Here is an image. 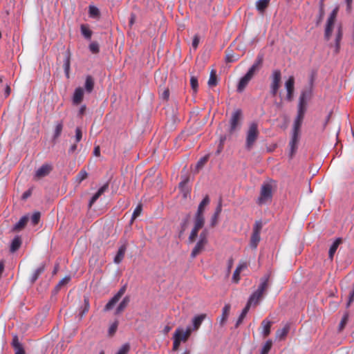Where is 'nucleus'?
<instances>
[{
    "mask_svg": "<svg viewBox=\"0 0 354 354\" xmlns=\"http://www.w3.org/2000/svg\"><path fill=\"white\" fill-rule=\"evenodd\" d=\"M268 286H269V276L266 275V276L263 277L260 279V284L257 290L259 291V292H261L263 295L264 293L266 292V291L267 290V289L268 288Z\"/></svg>",
    "mask_w": 354,
    "mask_h": 354,
    "instance_id": "23",
    "label": "nucleus"
},
{
    "mask_svg": "<svg viewBox=\"0 0 354 354\" xmlns=\"http://www.w3.org/2000/svg\"><path fill=\"white\" fill-rule=\"evenodd\" d=\"M233 263H234L233 259L230 258L227 262V274H230V272H231V269L233 266Z\"/></svg>",
    "mask_w": 354,
    "mask_h": 354,
    "instance_id": "62",
    "label": "nucleus"
},
{
    "mask_svg": "<svg viewBox=\"0 0 354 354\" xmlns=\"http://www.w3.org/2000/svg\"><path fill=\"white\" fill-rule=\"evenodd\" d=\"M53 167L49 164H44L41 167H40L35 172V179L39 180L41 179L50 174L52 171Z\"/></svg>",
    "mask_w": 354,
    "mask_h": 354,
    "instance_id": "13",
    "label": "nucleus"
},
{
    "mask_svg": "<svg viewBox=\"0 0 354 354\" xmlns=\"http://www.w3.org/2000/svg\"><path fill=\"white\" fill-rule=\"evenodd\" d=\"M241 118L242 111L241 109H236L232 113L230 120V133H232L236 130Z\"/></svg>",
    "mask_w": 354,
    "mask_h": 354,
    "instance_id": "8",
    "label": "nucleus"
},
{
    "mask_svg": "<svg viewBox=\"0 0 354 354\" xmlns=\"http://www.w3.org/2000/svg\"><path fill=\"white\" fill-rule=\"evenodd\" d=\"M71 65V55L69 51H66L65 54V58L64 60V70L67 78H69V71Z\"/></svg>",
    "mask_w": 354,
    "mask_h": 354,
    "instance_id": "30",
    "label": "nucleus"
},
{
    "mask_svg": "<svg viewBox=\"0 0 354 354\" xmlns=\"http://www.w3.org/2000/svg\"><path fill=\"white\" fill-rule=\"evenodd\" d=\"M348 313H346L344 315V316L339 323V331H342L344 328V327L348 322Z\"/></svg>",
    "mask_w": 354,
    "mask_h": 354,
    "instance_id": "48",
    "label": "nucleus"
},
{
    "mask_svg": "<svg viewBox=\"0 0 354 354\" xmlns=\"http://www.w3.org/2000/svg\"><path fill=\"white\" fill-rule=\"evenodd\" d=\"M208 161V156H203L195 166V172H198Z\"/></svg>",
    "mask_w": 354,
    "mask_h": 354,
    "instance_id": "39",
    "label": "nucleus"
},
{
    "mask_svg": "<svg viewBox=\"0 0 354 354\" xmlns=\"http://www.w3.org/2000/svg\"><path fill=\"white\" fill-rule=\"evenodd\" d=\"M219 215L214 214L210 221L211 227H215L218 223Z\"/></svg>",
    "mask_w": 354,
    "mask_h": 354,
    "instance_id": "55",
    "label": "nucleus"
},
{
    "mask_svg": "<svg viewBox=\"0 0 354 354\" xmlns=\"http://www.w3.org/2000/svg\"><path fill=\"white\" fill-rule=\"evenodd\" d=\"M126 250H127V247L125 245H122L119 248L118 251L114 258L115 263L119 264L122 262V261L123 260V259L124 257Z\"/></svg>",
    "mask_w": 354,
    "mask_h": 354,
    "instance_id": "26",
    "label": "nucleus"
},
{
    "mask_svg": "<svg viewBox=\"0 0 354 354\" xmlns=\"http://www.w3.org/2000/svg\"><path fill=\"white\" fill-rule=\"evenodd\" d=\"M306 111V108L298 106L297 115L294 121L292 138L290 142L291 154L295 153L296 151L297 143L299 139L300 128L303 122Z\"/></svg>",
    "mask_w": 354,
    "mask_h": 354,
    "instance_id": "1",
    "label": "nucleus"
},
{
    "mask_svg": "<svg viewBox=\"0 0 354 354\" xmlns=\"http://www.w3.org/2000/svg\"><path fill=\"white\" fill-rule=\"evenodd\" d=\"M45 270V266L41 265L39 268H37L32 274V275L30 277V282L31 283H34L39 277L44 272Z\"/></svg>",
    "mask_w": 354,
    "mask_h": 354,
    "instance_id": "29",
    "label": "nucleus"
},
{
    "mask_svg": "<svg viewBox=\"0 0 354 354\" xmlns=\"http://www.w3.org/2000/svg\"><path fill=\"white\" fill-rule=\"evenodd\" d=\"M263 295L261 292L256 290L251 295L247 304H249L250 306L252 304L257 305L260 299L263 297Z\"/></svg>",
    "mask_w": 354,
    "mask_h": 354,
    "instance_id": "25",
    "label": "nucleus"
},
{
    "mask_svg": "<svg viewBox=\"0 0 354 354\" xmlns=\"http://www.w3.org/2000/svg\"><path fill=\"white\" fill-rule=\"evenodd\" d=\"M189 180V178H185L184 180H183L180 183H179V187L182 189H184V187L186 185V184L187 183Z\"/></svg>",
    "mask_w": 354,
    "mask_h": 354,
    "instance_id": "64",
    "label": "nucleus"
},
{
    "mask_svg": "<svg viewBox=\"0 0 354 354\" xmlns=\"http://www.w3.org/2000/svg\"><path fill=\"white\" fill-rule=\"evenodd\" d=\"M192 333V328L190 327H187L185 330H184L181 328H178L174 334V337L176 338V335L179 342H185L189 339L190 335Z\"/></svg>",
    "mask_w": 354,
    "mask_h": 354,
    "instance_id": "12",
    "label": "nucleus"
},
{
    "mask_svg": "<svg viewBox=\"0 0 354 354\" xmlns=\"http://www.w3.org/2000/svg\"><path fill=\"white\" fill-rule=\"evenodd\" d=\"M217 84V79L216 75V72L212 70L210 73L209 78L208 80V85L209 86H216Z\"/></svg>",
    "mask_w": 354,
    "mask_h": 354,
    "instance_id": "42",
    "label": "nucleus"
},
{
    "mask_svg": "<svg viewBox=\"0 0 354 354\" xmlns=\"http://www.w3.org/2000/svg\"><path fill=\"white\" fill-rule=\"evenodd\" d=\"M354 300V289L352 290V292L350 293V295H349V299H348V301L347 302V307L350 306V305L351 304V303Z\"/></svg>",
    "mask_w": 354,
    "mask_h": 354,
    "instance_id": "61",
    "label": "nucleus"
},
{
    "mask_svg": "<svg viewBox=\"0 0 354 354\" xmlns=\"http://www.w3.org/2000/svg\"><path fill=\"white\" fill-rule=\"evenodd\" d=\"M311 95V88H306L303 90L299 97L298 106L306 109L307 102L310 100Z\"/></svg>",
    "mask_w": 354,
    "mask_h": 354,
    "instance_id": "14",
    "label": "nucleus"
},
{
    "mask_svg": "<svg viewBox=\"0 0 354 354\" xmlns=\"http://www.w3.org/2000/svg\"><path fill=\"white\" fill-rule=\"evenodd\" d=\"M12 345L14 347L15 349L23 347L22 345L20 344L19 339L17 335H15L12 342Z\"/></svg>",
    "mask_w": 354,
    "mask_h": 354,
    "instance_id": "54",
    "label": "nucleus"
},
{
    "mask_svg": "<svg viewBox=\"0 0 354 354\" xmlns=\"http://www.w3.org/2000/svg\"><path fill=\"white\" fill-rule=\"evenodd\" d=\"M82 129L80 127H77L75 129V142H79L82 140Z\"/></svg>",
    "mask_w": 354,
    "mask_h": 354,
    "instance_id": "53",
    "label": "nucleus"
},
{
    "mask_svg": "<svg viewBox=\"0 0 354 354\" xmlns=\"http://www.w3.org/2000/svg\"><path fill=\"white\" fill-rule=\"evenodd\" d=\"M87 172L85 170L82 169L77 175L76 180L77 181L78 183H80L82 181L85 180L87 178Z\"/></svg>",
    "mask_w": 354,
    "mask_h": 354,
    "instance_id": "45",
    "label": "nucleus"
},
{
    "mask_svg": "<svg viewBox=\"0 0 354 354\" xmlns=\"http://www.w3.org/2000/svg\"><path fill=\"white\" fill-rule=\"evenodd\" d=\"M209 202H210L209 198L207 195H206L204 197V198L203 199V201L200 203V204L198 207V209L195 214L194 218H198L201 220H205V217H204L205 209L206 206H207L209 205Z\"/></svg>",
    "mask_w": 354,
    "mask_h": 354,
    "instance_id": "11",
    "label": "nucleus"
},
{
    "mask_svg": "<svg viewBox=\"0 0 354 354\" xmlns=\"http://www.w3.org/2000/svg\"><path fill=\"white\" fill-rule=\"evenodd\" d=\"M199 41H200L199 36L198 35H194V37L193 38L192 44V47L194 49H196L198 48Z\"/></svg>",
    "mask_w": 354,
    "mask_h": 354,
    "instance_id": "57",
    "label": "nucleus"
},
{
    "mask_svg": "<svg viewBox=\"0 0 354 354\" xmlns=\"http://www.w3.org/2000/svg\"><path fill=\"white\" fill-rule=\"evenodd\" d=\"M270 0H258L256 3V8L257 10L263 13L266 8L268 7Z\"/></svg>",
    "mask_w": 354,
    "mask_h": 354,
    "instance_id": "35",
    "label": "nucleus"
},
{
    "mask_svg": "<svg viewBox=\"0 0 354 354\" xmlns=\"http://www.w3.org/2000/svg\"><path fill=\"white\" fill-rule=\"evenodd\" d=\"M62 129H63L62 122H58L55 126V129L53 136V138L54 140H55L57 138H58L59 137V136L61 135V133L62 131Z\"/></svg>",
    "mask_w": 354,
    "mask_h": 354,
    "instance_id": "40",
    "label": "nucleus"
},
{
    "mask_svg": "<svg viewBox=\"0 0 354 354\" xmlns=\"http://www.w3.org/2000/svg\"><path fill=\"white\" fill-rule=\"evenodd\" d=\"M272 346V341L271 339H268L263 346L260 354H268Z\"/></svg>",
    "mask_w": 354,
    "mask_h": 354,
    "instance_id": "41",
    "label": "nucleus"
},
{
    "mask_svg": "<svg viewBox=\"0 0 354 354\" xmlns=\"http://www.w3.org/2000/svg\"><path fill=\"white\" fill-rule=\"evenodd\" d=\"M130 350V346L129 344H125L122 346L116 354H127Z\"/></svg>",
    "mask_w": 354,
    "mask_h": 354,
    "instance_id": "51",
    "label": "nucleus"
},
{
    "mask_svg": "<svg viewBox=\"0 0 354 354\" xmlns=\"http://www.w3.org/2000/svg\"><path fill=\"white\" fill-rule=\"evenodd\" d=\"M250 306L249 304H246L245 308L243 309L242 313H241L239 317L238 318L236 323L235 324V327L237 328L243 322L245 319L246 315L248 314L250 310Z\"/></svg>",
    "mask_w": 354,
    "mask_h": 354,
    "instance_id": "34",
    "label": "nucleus"
},
{
    "mask_svg": "<svg viewBox=\"0 0 354 354\" xmlns=\"http://www.w3.org/2000/svg\"><path fill=\"white\" fill-rule=\"evenodd\" d=\"M277 188L276 181L268 179L261 185L259 196L257 199V203L261 206L272 201L273 192Z\"/></svg>",
    "mask_w": 354,
    "mask_h": 354,
    "instance_id": "2",
    "label": "nucleus"
},
{
    "mask_svg": "<svg viewBox=\"0 0 354 354\" xmlns=\"http://www.w3.org/2000/svg\"><path fill=\"white\" fill-rule=\"evenodd\" d=\"M230 309L231 306L229 304H225V306L223 307L222 310V315L220 317L218 318V321L221 326H223L227 322V319L230 315Z\"/></svg>",
    "mask_w": 354,
    "mask_h": 354,
    "instance_id": "19",
    "label": "nucleus"
},
{
    "mask_svg": "<svg viewBox=\"0 0 354 354\" xmlns=\"http://www.w3.org/2000/svg\"><path fill=\"white\" fill-rule=\"evenodd\" d=\"M207 317V315L205 313L200 314L196 316H195L192 319V326L193 327L192 328V330H197L203 322L205 320V319Z\"/></svg>",
    "mask_w": 354,
    "mask_h": 354,
    "instance_id": "21",
    "label": "nucleus"
},
{
    "mask_svg": "<svg viewBox=\"0 0 354 354\" xmlns=\"http://www.w3.org/2000/svg\"><path fill=\"white\" fill-rule=\"evenodd\" d=\"M109 183H105L103 186H102L98 191L92 196L91 198L88 207L91 208L92 205L96 202V201L106 192L108 190Z\"/></svg>",
    "mask_w": 354,
    "mask_h": 354,
    "instance_id": "17",
    "label": "nucleus"
},
{
    "mask_svg": "<svg viewBox=\"0 0 354 354\" xmlns=\"http://www.w3.org/2000/svg\"><path fill=\"white\" fill-rule=\"evenodd\" d=\"M259 135L258 124L257 122H252L248 127L246 132L245 147L251 149L257 141Z\"/></svg>",
    "mask_w": 354,
    "mask_h": 354,
    "instance_id": "3",
    "label": "nucleus"
},
{
    "mask_svg": "<svg viewBox=\"0 0 354 354\" xmlns=\"http://www.w3.org/2000/svg\"><path fill=\"white\" fill-rule=\"evenodd\" d=\"M94 86V81L91 76L88 75L85 81V89L88 93H91Z\"/></svg>",
    "mask_w": 354,
    "mask_h": 354,
    "instance_id": "37",
    "label": "nucleus"
},
{
    "mask_svg": "<svg viewBox=\"0 0 354 354\" xmlns=\"http://www.w3.org/2000/svg\"><path fill=\"white\" fill-rule=\"evenodd\" d=\"M239 280H240V273H239L238 272L234 270V272L233 273V276H232V281L234 282L235 283H238Z\"/></svg>",
    "mask_w": 354,
    "mask_h": 354,
    "instance_id": "58",
    "label": "nucleus"
},
{
    "mask_svg": "<svg viewBox=\"0 0 354 354\" xmlns=\"http://www.w3.org/2000/svg\"><path fill=\"white\" fill-rule=\"evenodd\" d=\"M174 342H173V351H176L178 350L180 342H179V339H178V337L176 336V338L173 337Z\"/></svg>",
    "mask_w": 354,
    "mask_h": 354,
    "instance_id": "56",
    "label": "nucleus"
},
{
    "mask_svg": "<svg viewBox=\"0 0 354 354\" xmlns=\"http://www.w3.org/2000/svg\"><path fill=\"white\" fill-rule=\"evenodd\" d=\"M222 212V201L220 200L214 214L219 215Z\"/></svg>",
    "mask_w": 354,
    "mask_h": 354,
    "instance_id": "59",
    "label": "nucleus"
},
{
    "mask_svg": "<svg viewBox=\"0 0 354 354\" xmlns=\"http://www.w3.org/2000/svg\"><path fill=\"white\" fill-rule=\"evenodd\" d=\"M29 221V217L28 216H24L20 218V220L15 225L13 230L15 231H20L25 227L28 221Z\"/></svg>",
    "mask_w": 354,
    "mask_h": 354,
    "instance_id": "32",
    "label": "nucleus"
},
{
    "mask_svg": "<svg viewBox=\"0 0 354 354\" xmlns=\"http://www.w3.org/2000/svg\"><path fill=\"white\" fill-rule=\"evenodd\" d=\"M342 36H343V32H342V26H338L337 30L335 39V44H334V46L331 45V47L332 46L334 47V52L336 54L338 53L340 50V41L342 39Z\"/></svg>",
    "mask_w": 354,
    "mask_h": 354,
    "instance_id": "20",
    "label": "nucleus"
},
{
    "mask_svg": "<svg viewBox=\"0 0 354 354\" xmlns=\"http://www.w3.org/2000/svg\"><path fill=\"white\" fill-rule=\"evenodd\" d=\"M251 77H248L247 75H245L243 77L241 78L237 86V91L239 93L242 92L246 86L248 84L249 82L251 80Z\"/></svg>",
    "mask_w": 354,
    "mask_h": 354,
    "instance_id": "31",
    "label": "nucleus"
},
{
    "mask_svg": "<svg viewBox=\"0 0 354 354\" xmlns=\"http://www.w3.org/2000/svg\"><path fill=\"white\" fill-rule=\"evenodd\" d=\"M40 216L41 214L40 212H36L32 214V216H31V223H32V225H35L38 224L40 220Z\"/></svg>",
    "mask_w": 354,
    "mask_h": 354,
    "instance_id": "50",
    "label": "nucleus"
},
{
    "mask_svg": "<svg viewBox=\"0 0 354 354\" xmlns=\"http://www.w3.org/2000/svg\"><path fill=\"white\" fill-rule=\"evenodd\" d=\"M84 90L81 87L76 88L73 97L74 104H79L83 100Z\"/></svg>",
    "mask_w": 354,
    "mask_h": 354,
    "instance_id": "24",
    "label": "nucleus"
},
{
    "mask_svg": "<svg viewBox=\"0 0 354 354\" xmlns=\"http://www.w3.org/2000/svg\"><path fill=\"white\" fill-rule=\"evenodd\" d=\"M142 204H138L133 212V214L131 216V223H133V221L140 215V214L142 212Z\"/></svg>",
    "mask_w": 354,
    "mask_h": 354,
    "instance_id": "43",
    "label": "nucleus"
},
{
    "mask_svg": "<svg viewBox=\"0 0 354 354\" xmlns=\"http://www.w3.org/2000/svg\"><path fill=\"white\" fill-rule=\"evenodd\" d=\"M127 290V285H124L118 292L109 300L104 307V310L108 311L113 308V307L119 301L121 297L124 295Z\"/></svg>",
    "mask_w": 354,
    "mask_h": 354,
    "instance_id": "7",
    "label": "nucleus"
},
{
    "mask_svg": "<svg viewBox=\"0 0 354 354\" xmlns=\"http://www.w3.org/2000/svg\"><path fill=\"white\" fill-rule=\"evenodd\" d=\"M89 310V302H88V299L87 298H85L84 299V310L82 311V315L85 314L86 313H87Z\"/></svg>",
    "mask_w": 354,
    "mask_h": 354,
    "instance_id": "60",
    "label": "nucleus"
},
{
    "mask_svg": "<svg viewBox=\"0 0 354 354\" xmlns=\"http://www.w3.org/2000/svg\"><path fill=\"white\" fill-rule=\"evenodd\" d=\"M207 243V235L205 232H202L200 234L199 241L196 244L195 247L192 251L191 257L192 258H195L198 254H199L205 248V245Z\"/></svg>",
    "mask_w": 354,
    "mask_h": 354,
    "instance_id": "6",
    "label": "nucleus"
},
{
    "mask_svg": "<svg viewBox=\"0 0 354 354\" xmlns=\"http://www.w3.org/2000/svg\"><path fill=\"white\" fill-rule=\"evenodd\" d=\"M336 10H333V12L330 13L329 17L327 19L324 32V38L326 41H328L330 39L332 30L335 23V19L336 17Z\"/></svg>",
    "mask_w": 354,
    "mask_h": 354,
    "instance_id": "9",
    "label": "nucleus"
},
{
    "mask_svg": "<svg viewBox=\"0 0 354 354\" xmlns=\"http://www.w3.org/2000/svg\"><path fill=\"white\" fill-rule=\"evenodd\" d=\"M272 325V322L265 319L261 323V327L262 328V335L263 337H267L270 334V329Z\"/></svg>",
    "mask_w": 354,
    "mask_h": 354,
    "instance_id": "22",
    "label": "nucleus"
},
{
    "mask_svg": "<svg viewBox=\"0 0 354 354\" xmlns=\"http://www.w3.org/2000/svg\"><path fill=\"white\" fill-rule=\"evenodd\" d=\"M263 227L261 221H257L253 227V231L250 237V246L252 249H256L261 240V231Z\"/></svg>",
    "mask_w": 354,
    "mask_h": 354,
    "instance_id": "4",
    "label": "nucleus"
},
{
    "mask_svg": "<svg viewBox=\"0 0 354 354\" xmlns=\"http://www.w3.org/2000/svg\"><path fill=\"white\" fill-rule=\"evenodd\" d=\"M130 302V297L129 296H125L122 301L120 303L118 306L117 307L115 310V315H119L122 313L124 309L128 306Z\"/></svg>",
    "mask_w": 354,
    "mask_h": 354,
    "instance_id": "27",
    "label": "nucleus"
},
{
    "mask_svg": "<svg viewBox=\"0 0 354 354\" xmlns=\"http://www.w3.org/2000/svg\"><path fill=\"white\" fill-rule=\"evenodd\" d=\"M342 243V239L340 238L337 239L332 245L329 248L328 251V257L332 261L333 259V257L339 247V245Z\"/></svg>",
    "mask_w": 354,
    "mask_h": 354,
    "instance_id": "28",
    "label": "nucleus"
},
{
    "mask_svg": "<svg viewBox=\"0 0 354 354\" xmlns=\"http://www.w3.org/2000/svg\"><path fill=\"white\" fill-rule=\"evenodd\" d=\"M80 30L84 38L87 39H90L91 38L93 32L88 28L87 25L82 24L80 26Z\"/></svg>",
    "mask_w": 354,
    "mask_h": 354,
    "instance_id": "36",
    "label": "nucleus"
},
{
    "mask_svg": "<svg viewBox=\"0 0 354 354\" xmlns=\"http://www.w3.org/2000/svg\"><path fill=\"white\" fill-rule=\"evenodd\" d=\"M190 84L192 90L196 92L198 87V78L195 76H192L190 78Z\"/></svg>",
    "mask_w": 354,
    "mask_h": 354,
    "instance_id": "47",
    "label": "nucleus"
},
{
    "mask_svg": "<svg viewBox=\"0 0 354 354\" xmlns=\"http://www.w3.org/2000/svg\"><path fill=\"white\" fill-rule=\"evenodd\" d=\"M70 281H71V277L66 276L64 278H63L62 280H60L59 282L58 283V284L56 286V287H55L56 290H60L62 286L68 283Z\"/></svg>",
    "mask_w": 354,
    "mask_h": 354,
    "instance_id": "44",
    "label": "nucleus"
},
{
    "mask_svg": "<svg viewBox=\"0 0 354 354\" xmlns=\"http://www.w3.org/2000/svg\"><path fill=\"white\" fill-rule=\"evenodd\" d=\"M189 216L187 215L186 216V218H185L183 219V221H182V223H181V230L180 232L179 236H180L181 234H183V232L186 230V229L187 227V225L189 224Z\"/></svg>",
    "mask_w": 354,
    "mask_h": 354,
    "instance_id": "49",
    "label": "nucleus"
},
{
    "mask_svg": "<svg viewBox=\"0 0 354 354\" xmlns=\"http://www.w3.org/2000/svg\"><path fill=\"white\" fill-rule=\"evenodd\" d=\"M262 62H263V56L258 55L254 63L249 68V70L248 71V72L246 73L245 75H247L248 77L252 78L254 73L259 70L260 66L262 64Z\"/></svg>",
    "mask_w": 354,
    "mask_h": 354,
    "instance_id": "16",
    "label": "nucleus"
},
{
    "mask_svg": "<svg viewBox=\"0 0 354 354\" xmlns=\"http://www.w3.org/2000/svg\"><path fill=\"white\" fill-rule=\"evenodd\" d=\"M88 48H89L90 51L93 54H96V53H99V51H100L99 44L96 41L91 42L89 44Z\"/></svg>",
    "mask_w": 354,
    "mask_h": 354,
    "instance_id": "46",
    "label": "nucleus"
},
{
    "mask_svg": "<svg viewBox=\"0 0 354 354\" xmlns=\"http://www.w3.org/2000/svg\"><path fill=\"white\" fill-rule=\"evenodd\" d=\"M194 226L190 233L189 236V242L193 243L195 241L196 237L198 236V231L203 227L205 223V220H201L196 218L194 219Z\"/></svg>",
    "mask_w": 354,
    "mask_h": 354,
    "instance_id": "10",
    "label": "nucleus"
},
{
    "mask_svg": "<svg viewBox=\"0 0 354 354\" xmlns=\"http://www.w3.org/2000/svg\"><path fill=\"white\" fill-rule=\"evenodd\" d=\"M88 15L90 17L93 19H97L100 17V10L95 6H89Z\"/></svg>",
    "mask_w": 354,
    "mask_h": 354,
    "instance_id": "38",
    "label": "nucleus"
},
{
    "mask_svg": "<svg viewBox=\"0 0 354 354\" xmlns=\"http://www.w3.org/2000/svg\"><path fill=\"white\" fill-rule=\"evenodd\" d=\"M237 268H240L241 270H243L248 268V263L245 261H241L239 263Z\"/></svg>",
    "mask_w": 354,
    "mask_h": 354,
    "instance_id": "63",
    "label": "nucleus"
},
{
    "mask_svg": "<svg viewBox=\"0 0 354 354\" xmlns=\"http://www.w3.org/2000/svg\"><path fill=\"white\" fill-rule=\"evenodd\" d=\"M290 330V324L286 323L282 328H279L276 332V339L278 340H283L286 337Z\"/></svg>",
    "mask_w": 354,
    "mask_h": 354,
    "instance_id": "18",
    "label": "nucleus"
},
{
    "mask_svg": "<svg viewBox=\"0 0 354 354\" xmlns=\"http://www.w3.org/2000/svg\"><path fill=\"white\" fill-rule=\"evenodd\" d=\"M281 73L279 70L273 71L271 75L270 93L272 96H275L280 86Z\"/></svg>",
    "mask_w": 354,
    "mask_h": 354,
    "instance_id": "5",
    "label": "nucleus"
},
{
    "mask_svg": "<svg viewBox=\"0 0 354 354\" xmlns=\"http://www.w3.org/2000/svg\"><path fill=\"white\" fill-rule=\"evenodd\" d=\"M118 326V322H113L109 328V333L111 336L113 335L117 330Z\"/></svg>",
    "mask_w": 354,
    "mask_h": 354,
    "instance_id": "52",
    "label": "nucleus"
},
{
    "mask_svg": "<svg viewBox=\"0 0 354 354\" xmlns=\"http://www.w3.org/2000/svg\"><path fill=\"white\" fill-rule=\"evenodd\" d=\"M295 79L293 76H290L285 83V87L287 91L286 99L291 101L294 93Z\"/></svg>",
    "mask_w": 354,
    "mask_h": 354,
    "instance_id": "15",
    "label": "nucleus"
},
{
    "mask_svg": "<svg viewBox=\"0 0 354 354\" xmlns=\"http://www.w3.org/2000/svg\"><path fill=\"white\" fill-rule=\"evenodd\" d=\"M21 245V239L19 236H16L11 243L10 250L11 252H15L20 248Z\"/></svg>",
    "mask_w": 354,
    "mask_h": 354,
    "instance_id": "33",
    "label": "nucleus"
}]
</instances>
